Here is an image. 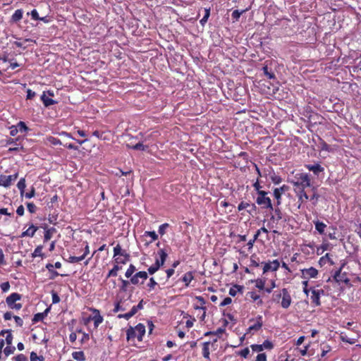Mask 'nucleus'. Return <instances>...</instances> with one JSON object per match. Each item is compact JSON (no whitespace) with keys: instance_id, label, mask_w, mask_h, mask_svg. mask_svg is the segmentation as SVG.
<instances>
[{"instance_id":"79ce46f5","label":"nucleus","mask_w":361,"mask_h":361,"mask_svg":"<svg viewBox=\"0 0 361 361\" xmlns=\"http://www.w3.org/2000/svg\"><path fill=\"white\" fill-rule=\"evenodd\" d=\"M16 126L18 127V131L20 133H27V131L30 130L29 128L23 121H19Z\"/></svg>"},{"instance_id":"69168bd1","label":"nucleus","mask_w":361,"mask_h":361,"mask_svg":"<svg viewBox=\"0 0 361 361\" xmlns=\"http://www.w3.org/2000/svg\"><path fill=\"white\" fill-rule=\"evenodd\" d=\"M262 347H263V350L265 348V349H269V350H271L274 348V345L273 343L269 341V340H266L263 342V343L262 344Z\"/></svg>"},{"instance_id":"4c0bfd02","label":"nucleus","mask_w":361,"mask_h":361,"mask_svg":"<svg viewBox=\"0 0 361 361\" xmlns=\"http://www.w3.org/2000/svg\"><path fill=\"white\" fill-rule=\"evenodd\" d=\"M312 195L310 197L309 200L311 201H314L313 202V204H316L319 200V195L317 193V188L315 187H314V186L312 187Z\"/></svg>"},{"instance_id":"c9c22d12","label":"nucleus","mask_w":361,"mask_h":361,"mask_svg":"<svg viewBox=\"0 0 361 361\" xmlns=\"http://www.w3.org/2000/svg\"><path fill=\"white\" fill-rule=\"evenodd\" d=\"M270 179L275 185H279L282 182V178L280 176L276 175L274 172L270 174Z\"/></svg>"},{"instance_id":"72a5a7b5","label":"nucleus","mask_w":361,"mask_h":361,"mask_svg":"<svg viewBox=\"0 0 361 361\" xmlns=\"http://www.w3.org/2000/svg\"><path fill=\"white\" fill-rule=\"evenodd\" d=\"M42 249H43L42 245L37 246V247L35 249L34 252L32 253V257H40L43 258L44 257V254L42 252Z\"/></svg>"},{"instance_id":"c85d7f7f","label":"nucleus","mask_w":361,"mask_h":361,"mask_svg":"<svg viewBox=\"0 0 361 361\" xmlns=\"http://www.w3.org/2000/svg\"><path fill=\"white\" fill-rule=\"evenodd\" d=\"M41 99L44 104V105L46 106V107H48L51 105H53V104H55L57 103L56 101L52 99H50V98H48L46 97V94H45V92H43L42 95L41 96Z\"/></svg>"},{"instance_id":"5701e85b","label":"nucleus","mask_w":361,"mask_h":361,"mask_svg":"<svg viewBox=\"0 0 361 361\" xmlns=\"http://www.w3.org/2000/svg\"><path fill=\"white\" fill-rule=\"evenodd\" d=\"M194 271H188L182 277L181 281L185 283L186 287L189 286L191 281L195 279Z\"/></svg>"},{"instance_id":"09e8293b","label":"nucleus","mask_w":361,"mask_h":361,"mask_svg":"<svg viewBox=\"0 0 361 361\" xmlns=\"http://www.w3.org/2000/svg\"><path fill=\"white\" fill-rule=\"evenodd\" d=\"M16 350V347L12 345H8L4 349V355L8 357L10 355L13 354Z\"/></svg>"},{"instance_id":"a19ab883","label":"nucleus","mask_w":361,"mask_h":361,"mask_svg":"<svg viewBox=\"0 0 361 361\" xmlns=\"http://www.w3.org/2000/svg\"><path fill=\"white\" fill-rule=\"evenodd\" d=\"M17 187H18V188L19 189V190L20 192V195H23L24 192H25V187H26L25 180L24 178H22L20 179V180L18 181V183L17 184Z\"/></svg>"},{"instance_id":"e2e57ef3","label":"nucleus","mask_w":361,"mask_h":361,"mask_svg":"<svg viewBox=\"0 0 361 361\" xmlns=\"http://www.w3.org/2000/svg\"><path fill=\"white\" fill-rule=\"evenodd\" d=\"M321 150L326 152H331V147L323 140H321Z\"/></svg>"},{"instance_id":"4d7b16f0","label":"nucleus","mask_w":361,"mask_h":361,"mask_svg":"<svg viewBox=\"0 0 361 361\" xmlns=\"http://www.w3.org/2000/svg\"><path fill=\"white\" fill-rule=\"evenodd\" d=\"M144 235L151 237L152 241H155L158 239V235L155 231H145Z\"/></svg>"},{"instance_id":"e433bc0d","label":"nucleus","mask_w":361,"mask_h":361,"mask_svg":"<svg viewBox=\"0 0 361 361\" xmlns=\"http://www.w3.org/2000/svg\"><path fill=\"white\" fill-rule=\"evenodd\" d=\"M161 267V265L160 264H159V262L155 261V263L148 268V269H147L148 273L149 274L152 275L155 272H157Z\"/></svg>"},{"instance_id":"7c9ffc66","label":"nucleus","mask_w":361,"mask_h":361,"mask_svg":"<svg viewBox=\"0 0 361 361\" xmlns=\"http://www.w3.org/2000/svg\"><path fill=\"white\" fill-rule=\"evenodd\" d=\"M56 232V229L54 227H51V228H49V229H47L45 231H44V242H47L48 240H49L53 234L54 233Z\"/></svg>"},{"instance_id":"f8f14e48","label":"nucleus","mask_w":361,"mask_h":361,"mask_svg":"<svg viewBox=\"0 0 361 361\" xmlns=\"http://www.w3.org/2000/svg\"><path fill=\"white\" fill-rule=\"evenodd\" d=\"M289 187L286 185H283L280 188H276L274 189L273 195L276 200V205L279 206L281 204L282 195L288 190Z\"/></svg>"},{"instance_id":"49530a36","label":"nucleus","mask_w":361,"mask_h":361,"mask_svg":"<svg viewBox=\"0 0 361 361\" xmlns=\"http://www.w3.org/2000/svg\"><path fill=\"white\" fill-rule=\"evenodd\" d=\"M135 315V313L133 312V310L131 309L130 312L125 313V314H119L117 315V318L118 319H125L126 320L130 319L132 317Z\"/></svg>"},{"instance_id":"338daca9","label":"nucleus","mask_w":361,"mask_h":361,"mask_svg":"<svg viewBox=\"0 0 361 361\" xmlns=\"http://www.w3.org/2000/svg\"><path fill=\"white\" fill-rule=\"evenodd\" d=\"M250 353V350L248 348H245L244 349L241 350L240 351H239L238 353V355L244 357V358H246L247 357V355H249Z\"/></svg>"},{"instance_id":"4468645a","label":"nucleus","mask_w":361,"mask_h":361,"mask_svg":"<svg viewBox=\"0 0 361 361\" xmlns=\"http://www.w3.org/2000/svg\"><path fill=\"white\" fill-rule=\"evenodd\" d=\"M90 311L92 312L93 315H92V321L94 322V326L95 329H97L98 326L103 322L104 318L101 315L99 310L95 309L94 307L90 308Z\"/></svg>"},{"instance_id":"6e6552de","label":"nucleus","mask_w":361,"mask_h":361,"mask_svg":"<svg viewBox=\"0 0 361 361\" xmlns=\"http://www.w3.org/2000/svg\"><path fill=\"white\" fill-rule=\"evenodd\" d=\"M130 297L131 295H129L127 299L118 297L113 312L116 313L120 311L126 310L128 307L130 306V304L132 303V301L130 300Z\"/></svg>"},{"instance_id":"f03ea898","label":"nucleus","mask_w":361,"mask_h":361,"mask_svg":"<svg viewBox=\"0 0 361 361\" xmlns=\"http://www.w3.org/2000/svg\"><path fill=\"white\" fill-rule=\"evenodd\" d=\"M291 183L294 190L306 189L312 186L310 175L306 173H297Z\"/></svg>"},{"instance_id":"774afa93","label":"nucleus","mask_w":361,"mask_h":361,"mask_svg":"<svg viewBox=\"0 0 361 361\" xmlns=\"http://www.w3.org/2000/svg\"><path fill=\"white\" fill-rule=\"evenodd\" d=\"M15 361H28L27 357L23 354H19L16 357H13Z\"/></svg>"},{"instance_id":"8fccbe9b","label":"nucleus","mask_w":361,"mask_h":361,"mask_svg":"<svg viewBox=\"0 0 361 361\" xmlns=\"http://www.w3.org/2000/svg\"><path fill=\"white\" fill-rule=\"evenodd\" d=\"M225 332V329L224 328H219L215 331H207L205 333V336L209 335H216L220 337V336Z\"/></svg>"},{"instance_id":"dca6fc26","label":"nucleus","mask_w":361,"mask_h":361,"mask_svg":"<svg viewBox=\"0 0 361 361\" xmlns=\"http://www.w3.org/2000/svg\"><path fill=\"white\" fill-rule=\"evenodd\" d=\"M147 278V273L145 271H140L135 273L132 277H130V283L133 285H137L140 283L139 279H141L142 280L141 283H143V281Z\"/></svg>"},{"instance_id":"864d4df0","label":"nucleus","mask_w":361,"mask_h":361,"mask_svg":"<svg viewBox=\"0 0 361 361\" xmlns=\"http://www.w3.org/2000/svg\"><path fill=\"white\" fill-rule=\"evenodd\" d=\"M30 361H44L43 356H38L35 352H31Z\"/></svg>"},{"instance_id":"f3484780","label":"nucleus","mask_w":361,"mask_h":361,"mask_svg":"<svg viewBox=\"0 0 361 361\" xmlns=\"http://www.w3.org/2000/svg\"><path fill=\"white\" fill-rule=\"evenodd\" d=\"M294 192L298 197V202L299 203L298 207L300 208L302 203L307 202L309 200L310 196L307 195L305 189L294 190Z\"/></svg>"},{"instance_id":"c756f323","label":"nucleus","mask_w":361,"mask_h":361,"mask_svg":"<svg viewBox=\"0 0 361 361\" xmlns=\"http://www.w3.org/2000/svg\"><path fill=\"white\" fill-rule=\"evenodd\" d=\"M315 225V229L318 231V233L321 235L324 234V230L326 228V225L319 221H314Z\"/></svg>"},{"instance_id":"603ef678","label":"nucleus","mask_w":361,"mask_h":361,"mask_svg":"<svg viewBox=\"0 0 361 361\" xmlns=\"http://www.w3.org/2000/svg\"><path fill=\"white\" fill-rule=\"evenodd\" d=\"M121 286H120V290L123 291V292H126L127 290L128 286L130 285V283H131L130 280L127 281V280L121 279Z\"/></svg>"},{"instance_id":"bf43d9fd","label":"nucleus","mask_w":361,"mask_h":361,"mask_svg":"<svg viewBox=\"0 0 361 361\" xmlns=\"http://www.w3.org/2000/svg\"><path fill=\"white\" fill-rule=\"evenodd\" d=\"M255 286L259 290H264L265 286V281L263 279L256 280Z\"/></svg>"},{"instance_id":"0eeeda50","label":"nucleus","mask_w":361,"mask_h":361,"mask_svg":"<svg viewBox=\"0 0 361 361\" xmlns=\"http://www.w3.org/2000/svg\"><path fill=\"white\" fill-rule=\"evenodd\" d=\"M267 192H259V195L256 198V203L261 206L262 209H268L274 210L273 205L270 197L267 196Z\"/></svg>"},{"instance_id":"9b49d317","label":"nucleus","mask_w":361,"mask_h":361,"mask_svg":"<svg viewBox=\"0 0 361 361\" xmlns=\"http://www.w3.org/2000/svg\"><path fill=\"white\" fill-rule=\"evenodd\" d=\"M18 177V173L16 172L13 175L10 176H5V175H1L0 176V186H3L4 188H8L13 182L16 181V179Z\"/></svg>"},{"instance_id":"39448f33","label":"nucleus","mask_w":361,"mask_h":361,"mask_svg":"<svg viewBox=\"0 0 361 361\" xmlns=\"http://www.w3.org/2000/svg\"><path fill=\"white\" fill-rule=\"evenodd\" d=\"M21 299V294L18 293H12L6 298V303L9 309L19 311L22 308L23 305L18 302L20 301Z\"/></svg>"},{"instance_id":"aec40b11","label":"nucleus","mask_w":361,"mask_h":361,"mask_svg":"<svg viewBox=\"0 0 361 361\" xmlns=\"http://www.w3.org/2000/svg\"><path fill=\"white\" fill-rule=\"evenodd\" d=\"M247 296H248L253 302H256V305L257 307H260L263 305V301L260 298V295L257 294L255 291H250L247 293Z\"/></svg>"},{"instance_id":"6ab92c4d","label":"nucleus","mask_w":361,"mask_h":361,"mask_svg":"<svg viewBox=\"0 0 361 361\" xmlns=\"http://www.w3.org/2000/svg\"><path fill=\"white\" fill-rule=\"evenodd\" d=\"M308 120L312 125H317L322 123L324 118L317 113L311 112L308 116Z\"/></svg>"},{"instance_id":"4be33fe9","label":"nucleus","mask_w":361,"mask_h":361,"mask_svg":"<svg viewBox=\"0 0 361 361\" xmlns=\"http://www.w3.org/2000/svg\"><path fill=\"white\" fill-rule=\"evenodd\" d=\"M38 230V227L32 224L26 231H23L20 237H30L32 238L36 231Z\"/></svg>"},{"instance_id":"13d9d810","label":"nucleus","mask_w":361,"mask_h":361,"mask_svg":"<svg viewBox=\"0 0 361 361\" xmlns=\"http://www.w3.org/2000/svg\"><path fill=\"white\" fill-rule=\"evenodd\" d=\"M27 208L30 213L34 214L37 211V207L33 202H27Z\"/></svg>"},{"instance_id":"2eb2a0df","label":"nucleus","mask_w":361,"mask_h":361,"mask_svg":"<svg viewBox=\"0 0 361 361\" xmlns=\"http://www.w3.org/2000/svg\"><path fill=\"white\" fill-rule=\"evenodd\" d=\"M343 266H344V264H342V266L339 268V269L335 272V274L334 275V278L335 281H336L337 282H343L345 284H348L350 282V279L348 277L347 274L345 272H344V273L341 272Z\"/></svg>"},{"instance_id":"3c124183","label":"nucleus","mask_w":361,"mask_h":361,"mask_svg":"<svg viewBox=\"0 0 361 361\" xmlns=\"http://www.w3.org/2000/svg\"><path fill=\"white\" fill-rule=\"evenodd\" d=\"M325 261H327L331 265H333L334 264V261L331 258V255L329 253H326L324 256L322 257L319 259V262H324L325 263Z\"/></svg>"},{"instance_id":"58836bf2","label":"nucleus","mask_w":361,"mask_h":361,"mask_svg":"<svg viewBox=\"0 0 361 361\" xmlns=\"http://www.w3.org/2000/svg\"><path fill=\"white\" fill-rule=\"evenodd\" d=\"M251 207L252 209L255 210L256 209V206L252 204V205L250 204V203L248 202H241L238 206V210L240 212V211H242L245 209H247V207Z\"/></svg>"},{"instance_id":"f257e3e1","label":"nucleus","mask_w":361,"mask_h":361,"mask_svg":"<svg viewBox=\"0 0 361 361\" xmlns=\"http://www.w3.org/2000/svg\"><path fill=\"white\" fill-rule=\"evenodd\" d=\"M271 300L283 309L289 308L293 302L290 291L286 288L275 290L272 294Z\"/></svg>"},{"instance_id":"2f4dec72","label":"nucleus","mask_w":361,"mask_h":361,"mask_svg":"<svg viewBox=\"0 0 361 361\" xmlns=\"http://www.w3.org/2000/svg\"><path fill=\"white\" fill-rule=\"evenodd\" d=\"M121 269V267L118 265V264H114L113 268L109 271L106 278H109L111 276H116L118 275V271Z\"/></svg>"},{"instance_id":"de8ad7c7","label":"nucleus","mask_w":361,"mask_h":361,"mask_svg":"<svg viewBox=\"0 0 361 361\" xmlns=\"http://www.w3.org/2000/svg\"><path fill=\"white\" fill-rule=\"evenodd\" d=\"M271 219H276L277 221L281 220L283 219V214L281 209L277 207L274 209V216H271Z\"/></svg>"},{"instance_id":"412c9836","label":"nucleus","mask_w":361,"mask_h":361,"mask_svg":"<svg viewBox=\"0 0 361 361\" xmlns=\"http://www.w3.org/2000/svg\"><path fill=\"white\" fill-rule=\"evenodd\" d=\"M195 310V314L197 317L200 319V321L203 322L204 321L205 317H206V307H200L197 305H195L194 307Z\"/></svg>"},{"instance_id":"6e6d98bb","label":"nucleus","mask_w":361,"mask_h":361,"mask_svg":"<svg viewBox=\"0 0 361 361\" xmlns=\"http://www.w3.org/2000/svg\"><path fill=\"white\" fill-rule=\"evenodd\" d=\"M157 283L153 277L149 279V281L147 283V287L149 288V290H154L155 287L157 286Z\"/></svg>"},{"instance_id":"a211bd4d","label":"nucleus","mask_w":361,"mask_h":361,"mask_svg":"<svg viewBox=\"0 0 361 361\" xmlns=\"http://www.w3.org/2000/svg\"><path fill=\"white\" fill-rule=\"evenodd\" d=\"M305 166L310 171H312L316 176H318L320 173H322L324 171V168L319 163L314 164H305Z\"/></svg>"},{"instance_id":"5fc2aeb1","label":"nucleus","mask_w":361,"mask_h":361,"mask_svg":"<svg viewBox=\"0 0 361 361\" xmlns=\"http://www.w3.org/2000/svg\"><path fill=\"white\" fill-rule=\"evenodd\" d=\"M85 259V256H80V257H75V256H71L68 258V262L70 263H78Z\"/></svg>"},{"instance_id":"cd10ccee","label":"nucleus","mask_w":361,"mask_h":361,"mask_svg":"<svg viewBox=\"0 0 361 361\" xmlns=\"http://www.w3.org/2000/svg\"><path fill=\"white\" fill-rule=\"evenodd\" d=\"M5 334H7V336L6 337V343L8 345H12V343H13V335L11 334V330H8V329H6V330H2L1 332H0V335H2L4 336Z\"/></svg>"},{"instance_id":"393cba45","label":"nucleus","mask_w":361,"mask_h":361,"mask_svg":"<svg viewBox=\"0 0 361 361\" xmlns=\"http://www.w3.org/2000/svg\"><path fill=\"white\" fill-rule=\"evenodd\" d=\"M157 255L159 257V258L157 259L156 262H159V264L163 266L164 262H166L168 254L164 249H160L158 250Z\"/></svg>"},{"instance_id":"a18cd8bd","label":"nucleus","mask_w":361,"mask_h":361,"mask_svg":"<svg viewBox=\"0 0 361 361\" xmlns=\"http://www.w3.org/2000/svg\"><path fill=\"white\" fill-rule=\"evenodd\" d=\"M45 315H46L45 312L37 313L34 315L32 321L33 323H37V322H41L44 319Z\"/></svg>"},{"instance_id":"9d476101","label":"nucleus","mask_w":361,"mask_h":361,"mask_svg":"<svg viewBox=\"0 0 361 361\" xmlns=\"http://www.w3.org/2000/svg\"><path fill=\"white\" fill-rule=\"evenodd\" d=\"M325 293L323 289H316L314 288H311V302L315 306H319L321 305L320 297L321 295H324Z\"/></svg>"},{"instance_id":"bb28decb","label":"nucleus","mask_w":361,"mask_h":361,"mask_svg":"<svg viewBox=\"0 0 361 361\" xmlns=\"http://www.w3.org/2000/svg\"><path fill=\"white\" fill-rule=\"evenodd\" d=\"M211 345V342L208 341V342H204L202 344V356L207 359V360H210V357H209V345Z\"/></svg>"},{"instance_id":"680f3d73","label":"nucleus","mask_w":361,"mask_h":361,"mask_svg":"<svg viewBox=\"0 0 361 361\" xmlns=\"http://www.w3.org/2000/svg\"><path fill=\"white\" fill-rule=\"evenodd\" d=\"M135 314L140 310L143 309V300H141L137 305H134L131 308Z\"/></svg>"},{"instance_id":"0e129e2a","label":"nucleus","mask_w":361,"mask_h":361,"mask_svg":"<svg viewBox=\"0 0 361 361\" xmlns=\"http://www.w3.org/2000/svg\"><path fill=\"white\" fill-rule=\"evenodd\" d=\"M209 15H210V10L209 9H206L205 10L204 16H203V18L200 21L201 25H204L207 23V20H208V18L209 17Z\"/></svg>"},{"instance_id":"20e7f679","label":"nucleus","mask_w":361,"mask_h":361,"mask_svg":"<svg viewBox=\"0 0 361 361\" xmlns=\"http://www.w3.org/2000/svg\"><path fill=\"white\" fill-rule=\"evenodd\" d=\"M130 254L126 250H123L119 243L114 247V260L116 264H126L130 260Z\"/></svg>"},{"instance_id":"c03bdc74","label":"nucleus","mask_w":361,"mask_h":361,"mask_svg":"<svg viewBox=\"0 0 361 361\" xmlns=\"http://www.w3.org/2000/svg\"><path fill=\"white\" fill-rule=\"evenodd\" d=\"M264 74L267 76L269 79H274L275 78L274 73L269 70L267 66H265L262 68Z\"/></svg>"},{"instance_id":"f704fd0d","label":"nucleus","mask_w":361,"mask_h":361,"mask_svg":"<svg viewBox=\"0 0 361 361\" xmlns=\"http://www.w3.org/2000/svg\"><path fill=\"white\" fill-rule=\"evenodd\" d=\"M73 357L78 361H85V356L82 351H75L72 353Z\"/></svg>"},{"instance_id":"ea45409f","label":"nucleus","mask_w":361,"mask_h":361,"mask_svg":"<svg viewBox=\"0 0 361 361\" xmlns=\"http://www.w3.org/2000/svg\"><path fill=\"white\" fill-rule=\"evenodd\" d=\"M135 271L136 267L133 264H130L125 273V276L128 279L132 277Z\"/></svg>"},{"instance_id":"ddd939ff","label":"nucleus","mask_w":361,"mask_h":361,"mask_svg":"<svg viewBox=\"0 0 361 361\" xmlns=\"http://www.w3.org/2000/svg\"><path fill=\"white\" fill-rule=\"evenodd\" d=\"M264 264L263 274H265L269 271H276L280 267V262L278 259H274L272 262L269 261L268 262H262Z\"/></svg>"},{"instance_id":"1a4fd4ad","label":"nucleus","mask_w":361,"mask_h":361,"mask_svg":"<svg viewBox=\"0 0 361 361\" xmlns=\"http://www.w3.org/2000/svg\"><path fill=\"white\" fill-rule=\"evenodd\" d=\"M300 277L307 280H310L311 279H317L319 275V271L313 267L302 269H300Z\"/></svg>"},{"instance_id":"473e14b6","label":"nucleus","mask_w":361,"mask_h":361,"mask_svg":"<svg viewBox=\"0 0 361 361\" xmlns=\"http://www.w3.org/2000/svg\"><path fill=\"white\" fill-rule=\"evenodd\" d=\"M243 287L240 285H235L229 289V295L234 297L238 292H242Z\"/></svg>"},{"instance_id":"052dcab7","label":"nucleus","mask_w":361,"mask_h":361,"mask_svg":"<svg viewBox=\"0 0 361 361\" xmlns=\"http://www.w3.org/2000/svg\"><path fill=\"white\" fill-rule=\"evenodd\" d=\"M169 227V224L167 223L163 224L159 227V233L161 235H164L166 233V229Z\"/></svg>"},{"instance_id":"b1692460","label":"nucleus","mask_w":361,"mask_h":361,"mask_svg":"<svg viewBox=\"0 0 361 361\" xmlns=\"http://www.w3.org/2000/svg\"><path fill=\"white\" fill-rule=\"evenodd\" d=\"M19 66H20V64H19L17 61H14L13 59H11V61H9L8 66H7L6 67L0 66V74H3L4 72L7 71L9 68L13 70Z\"/></svg>"},{"instance_id":"7ed1b4c3","label":"nucleus","mask_w":361,"mask_h":361,"mask_svg":"<svg viewBox=\"0 0 361 361\" xmlns=\"http://www.w3.org/2000/svg\"><path fill=\"white\" fill-rule=\"evenodd\" d=\"M145 331V326L141 323L137 324L135 328L130 326L126 331V339L130 341L137 338L138 341H142Z\"/></svg>"},{"instance_id":"423d86ee","label":"nucleus","mask_w":361,"mask_h":361,"mask_svg":"<svg viewBox=\"0 0 361 361\" xmlns=\"http://www.w3.org/2000/svg\"><path fill=\"white\" fill-rule=\"evenodd\" d=\"M250 323L253 322L246 330L245 335L250 334L253 335L255 332L259 331L264 324L263 317L262 315H257L255 318H252L249 320Z\"/></svg>"},{"instance_id":"a878e982","label":"nucleus","mask_w":361,"mask_h":361,"mask_svg":"<svg viewBox=\"0 0 361 361\" xmlns=\"http://www.w3.org/2000/svg\"><path fill=\"white\" fill-rule=\"evenodd\" d=\"M23 11L22 9H17L11 16V21L12 23H18L23 18Z\"/></svg>"},{"instance_id":"37998d69","label":"nucleus","mask_w":361,"mask_h":361,"mask_svg":"<svg viewBox=\"0 0 361 361\" xmlns=\"http://www.w3.org/2000/svg\"><path fill=\"white\" fill-rule=\"evenodd\" d=\"M47 142L49 144H51L52 145H62V142H61V141L59 139H58V138H56L55 137H53V136H48L47 137Z\"/></svg>"}]
</instances>
